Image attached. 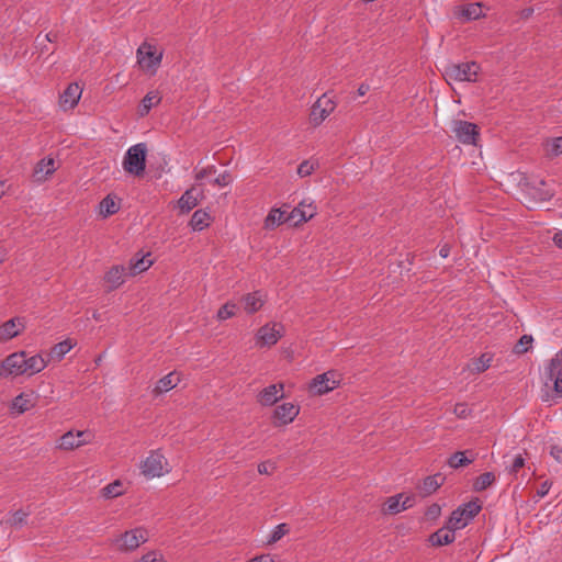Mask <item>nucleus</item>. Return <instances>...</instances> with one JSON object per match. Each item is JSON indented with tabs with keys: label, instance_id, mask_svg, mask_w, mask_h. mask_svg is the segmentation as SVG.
Returning a JSON list of instances; mask_svg holds the SVG:
<instances>
[{
	"label": "nucleus",
	"instance_id": "72a5a7b5",
	"mask_svg": "<svg viewBox=\"0 0 562 562\" xmlns=\"http://www.w3.org/2000/svg\"><path fill=\"white\" fill-rule=\"evenodd\" d=\"M74 347V344L70 339H66L56 344L49 352V357L53 360L60 361L66 353H68Z\"/></svg>",
	"mask_w": 562,
	"mask_h": 562
},
{
	"label": "nucleus",
	"instance_id": "f03ea898",
	"mask_svg": "<svg viewBox=\"0 0 562 562\" xmlns=\"http://www.w3.org/2000/svg\"><path fill=\"white\" fill-rule=\"evenodd\" d=\"M479 71V64L475 61H465L446 66L443 75L447 81L475 82L477 80Z\"/></svg>",
	"mask_w": 562,
	"mask_h": 562
},
{
	"label": "nucleus",
	"instance_id": "7c9ffc66",
	"mask_svg": "<svg viewBox=\"0 0 562 562\" xmlns=\"http://www.w3.org/2000/svg\"><path fill=\"white\" fill-rule=\"evenodd\" d=\"M469 521L470 520L464 516L463 512L458 507L451 513L446 525L454 532L456 530L464 528Z\"/></svg>",
	"mask_w": 562,
	"mask_h": 562
},
{
	"label": "nucleus",
	"instance_id": "09e8293b",
	"mask_svg": "<svg viewBox=\"0 0 562 562\" xmlns=\"http://www.w3.org/2000/svg\"><path fill=\"white\" fill-rule=\"evenodd\" d=\"M164 557L158 551H150L135 562H162Z\"/></svg>",
	"mask_w": 562,
	"mask_h": 562
},
{
	"label": "nucleus",
	"instance_id": "aec40b11",
	"mask_svg": "<svg viewBox=\"0 0 562 562\" xmlns=\"http://www.w3.org/2000/svg\"><path fill=\"white\" fill-rule=\"evenodd\" d=\"M445 480L446 477L441 473L425 477L423 483L417 486L419 494L423 497L431 495L445 483Z\"/></svg>",
	"mask_w": 562,
	"mask_h": 562
},
{
	"label": "nucleus",
	"instance_id": "2eb2a0df",
	"mask_svg": "<svg viewBox=\"0 0 562 562\" xmlns=\"http://www.w3.org/2000/svg\"><path fill=\"white\" fill-rule=\"evenodd\" d=\"M81 93L82 89L77 82L69 83L59 95V106L64 111L74 109L78 104Z\"/></svg>",
	"mask_w": 562,
	"mask_h": 562
},
{
	"label": "nucleus",
	"instance_id": "de8ad7c7",
	"mask_svg": "<svg viewBox=\"0 0 562 562\" xmlns=\"http://www.w3.org/2000/svg\"><path fill=\"white\" fill-rule=\"evenodd\" d=\"M547 150L549 154L553 156H558L562 154V136L553 138L550 143L547 144Z\"/></svg>",
	"mask_w": 562,
	"mask_h": 562
},
{
	"label": "nucleus",
	"instance_id": "c756f323",
	"mask_svg": "<svg viewBox=\"0 0 562 562\" xmlns=\"http://www.w3.org/2000/svg\"><path fill=\"white\" fill-rule=\"evenodd\" d=\"M100 214L103 217H109L120 210V204L116 202L114 195L108 194L99 204Z\"/></svg>",
	"mask_w": 562,
	"mask_h": 562
},
{
	"label": "nucleus",
	"instance_id": "6ab92c4d",
	"mask_svg": "<svg viewBox=\"0 0 562 562\" xmlns=\"http://www.w3.org/2000/svg\"><path fill=\"white\" fill-rule=\"evenodd\" d=\"M308 207L311 209V212H306L304 201L300 203L297 207H294L290 213H288L286 218L289 223L296 226L300 223L314 217L316 214V206H314L313 203H308Z\"/></svg>",
	"mask_w": 562,
	"mask_h": 562
},
{
	"label": "nucleus",
	"instance_id": "b1692460",
	"mask_svg": "<svg viewBox=\"0 0 562 562\" xmlns=\"http://www.w3.org/2000/svg\"><path fill=\"white\" fill-rule=\"evenodd\" d=\"M474 460L475 453L472 450L457 451L448 459V464L452 469H459L471 464Z\"/></svg>",
	"mask_w": 562,
	"mask_h": 562
},
{
	"label": "nucleus",
	"instance_id": "9d476101",
	"mask_svg": "<svg viewBox=\"0 0 562 562\" xmlns=\"http://www.w3.org/2000/svg\"><path fill=\"white\" fill-rule=\"evenodd\" d=\"M336 108V103L323 94L313 104L310 113V121L314 126L319 125Z\"/></svg>",
	"mask_w": 562,
	"mask_h": 562
},
{
	"label": "nucleus",
	"instance_id": "473e14b6",
	"mask_svg": "<svg viewBox=\"0 0 562 562\" xmlns=\"http://www.w3.org/2000/svg\"><path fill=\"white\" fill-rule=\"evenodd\" d=\"M151 265L153 260L149 258V255L143 256L138 259H132L128 267L130 274L136 276L140 272H144L149 269Z\"/></svg>",
	"mask_w": 562,
	"mask_h": 562
},
{
	"label": "nucleus",
	"instance_id": "a878e982",
	"mask_svg": "<svg viewBox=\"0 0 562 562\" xmlns=\"http://www.w3.org/2000/svg\"><path fill=\"white\" fill-rule=\"evenodd\" d=\"M263 294L260 291H255L252 293H248L243 297L244 310L249 313H256L259 311L265 302Z\"/></svg>",
	"mask_w": 562,
	"mask_h": 562
},
{
	"label": "nucleus",
	"instance_id": "680f3d73",
	"mask_svg": "<svg viewBox=\"0 0 562 562\" xmlns=\"http://www.w3.org/2000/svg\"><path fill=\"white\" fill-rule=\"evenodd\" d=\"M247 562H273V560L267 555H261V557H256Z\"/></svg>",
	"mask_w": 562,
	"mask_h": 562
},
{
	"label": "nucleus",
	"instance_id": "9b49d317",
	"mask_svg": "<svg viewBox=\"0 0 562 562\" xmlns=\"http://www.w3.org/2000/svg\"><path fill=\"white\" fill-rule=\"evenodd\" d=\"M161 54H157L156 48L150 44L144 43L137 49V63L146 70H156L161 61Z\"/></svg>",
	"mask_w": 562,
	"mask_h": 562
},
{
	"label": "nucleus",
	"instance_id": "f704fd0d",
	"mask_svg": "<svg viewBox=\"0 0 562 562\" xmlns=\"http://www.w3.org/2000/svg\"><path fill=\"white\" fill-rule=\"evenodd\" d=\"M288 212L279 209L272 210L266 218L265 226L273 228L280 224L289 222L286 218Z\"/></svg>",
	"mask_w": 562,
	"mask_h": 562
},
{
	"label": "nucleus",
	"instance_id": "4d7b16f0",
	"mask_svg": "<svg viewBox=\"0 0 562 562\" xmlns=\"http://www.w3.org/2000/svg\"><path fill=\"white\" fill-rule=\"evenodd\" d=\"M550 454L559 463H562V447H560V446H552L551 449H550Z\"/></svg>",
	"mask_w": 562,
	"mask_h": 562
},
{
	"label": "nucleus",
	"instance_id": "c85d7f7f",
	"mask_svg": "<svg viewBox=\"0 0 562 562\" xmlns=\"http://www.w3.org/2000/svg\"><path fill=\"white\" fill-rule=\"evenodd\" d=\"M492 360L493 355L485 352L482 353L479 358L472 359L468 368L472 373H482L491 367Z\"/></svg>",
	"mask_w": 562,
	"mask_h": 562
},
{
	"label": "nucleus",
	"instance_id": "052dcab7",
	"mask_svg": "<svg viewBox=\"0 0 562 562\" xmlns=\"http://www.w3.org/2000/svg\"><path fill=\"white\" fill-rule=\"evenodd\" d=\"M553 241L557 247L562 249V231H559L554 234Z\"/></svg>",
	"mask_w": 562,
	"mask_h": 562
},
{
	"label": "nucleus",
	"instance_id": "603ef678",
	"mask_svg": "<svg viewBox=\"0 0 562 562\" xmlns=\"http://www.w3.org/2000/svg\"><path fill=\"white\" fill-rule=\"evenodd\" d=\"M274 469H276L274 463L270 462V461H263L258 464V472L260 474L270 475Z\"/></svg>",
	"mask_w": 562,
	"mask_h": 562
},
{
	"label": "nucleus",
	"instance_id": "c03bdc74",
	"mask_svg": "<svg viewBox=\"0 0 562 562\" xmlns=\"http://www.w3.org/2000/svg\"><path fill=\"white\" fill-rule=\"evenodd\" d=\"M236 308H237L236 304L227 302L218 310L217 318L220 321H225V319L233 317L236 313Z\"/></svg>",
	"mask_w": 562,
	"mask_h": 562
},
{
	"label": "nucleus",
	"instance_id": "f257e3e1",
	"mask_svg": "<svg viewBox=\"0 0 562 562\" xmlns=\"http://www.w3.org/2000/svg\"><path fill=\"white\" fill-rule=\"evenodd\" d=\"M146 145L138 143L127 149L123 158L124 170L133 176L139 177L146 167Z\"/></svg>",
	"mask_w": 562,
	"mask_h": 562
},
{
	"label": "nucleus",
	"instance_id": "a19ab883",
	"mask_svg": "<svg viewBox=\"0 0 562 562\" xmlns=\"http://www.w3.org/2000/svg\"><path fill=\"white\" fill-rule=\"evenodd\" d=\"M464 514V516L471 520L473 519L482 509V506L479 502V499L471 501L462 506L459 507Z\"/></svg>",
	"mask_w": 562,
	"mask_h": 562
},
{
	"label": "nucleus",
	"instance_id": "13d9d810",
	"mask_svg": "<svg viewBox=\"0 0 562 562\" xmlns=\"http://www.w3.org/2000/svg\"><path fill=\"white\" fill-rule=\"evenodd\" d=\"M551 485H552V483H551V482H549V481H544V482L540 485L539 490L537 491V495H538L539 497H544V496L549 493V491H550V488H551Z\"/></svg>",
	"mask_w": 562,
	"mask_h": 562
},
{
	"label": "nucleus",
	"instance_id": "f8f14e48",
	"mask_svg": "<svg viewBox=\"0 0 562 562\" xmlns=\"http://www.w3.org/2000/svg\"><path fill=\"white\" fill-rule=\"evenodd\" d=\"M546 373L557 395L562 397V350L550 360Z\"/></svg>",
	"mask_w": 562,
	"mask_h": 562
},
{
	"label": "nucleus",
	"instance_id": "69168bd1",
	"mask_svg": "<svg viewBox=\"0 0 562 562\" xmlns=\"http://www.w3.org/2000/svg\"><path fill=\"white\" fill-rule=\"evenodd\" d=\"M37 47H40L41 54L48 52L46 42H43L42 44H36Z\"/></svg>",
	"mask_w": 562,
	"mask_h": 562
},
{
	"label": "nucleus",
	"instance_id": "dca6fc26",
	"mask_svg": "<svg viewBox=\"0 0 562 562\" xmlns=\"http://www.w3.org/2000/svg\"><path fill=\"white\" fill-rule=\"evenodd\" d=\"M283 383L271 384L265 387L257 396V401L262 406H272L283 397Z\"/></svg>",
	"mask_w": 562,
	"mask_h": 562
},
{
	"label": "nucleus",
	"instance_id": "2f4dec72",
	"mask_svg": "<svg viewBox=\"0 0 562 562\" xmlns=\"http://www.w3.org/2000/svg\"><path fill=\"white\" fill-rule=\"evenodd\" d=\"M190 225L194 231H202L210 225V215L203 210H196L190 220Z\"/></svg>",
	"mask_w": 562,
	"mask_h": 562
},
{
	"label": "nucleus",
	"instance_id": "6e6552de",
	"mask_svg": "<svg viewBox=\"0 0 562 562\" xmlns=\"http://www.w3.org/2000/svg\"><path fill=\"white\" fill-rule=\"evenodd\" d=\"M283 336V326L279 323L266 324L256 334V344L259 347H270Z\"/></svg>",
	"mask_w": 562,
	"mask_h": 562
},
{
	"label": "nucleus",
	"instance_id": "ddd939ff",
	"mask_svg": "<svg viewBox=\"0 0 562 562\" xmlns=\"http://www.w3.org/2000/svg\"><path fill=\"white\" fill-rule=\"evenodd\" d=\"M415 503L413 495H405L400 493L391 496L384 503L383 512L387 514H398L402 510L411 508Z\"/></svg>",
	"mask_w": 562,
	"mask_h": 562
},
{
	"label": "nucleus",
	"instance_id": "5701e85b",
	"mask_svg": "<svg viewBox=\"0 0 562 562\" xmlns=\"http://www.w3.org/2000/svg\"><path fill=\"white\" fill-rule=\"evenodd\" d=\"M454 539V532L446 525L430 535L429 542L435 547H440L452 543Z\"/></svg>",
	"mask_w": 562,
	"mask_h": 562
},
{
	"label": "nucleus",
	"instance_id": "e433bc0d",
	"mask_svg": "<svg viewBox=\"0 0 562 562\" xmlns=\"http://www.w3.org/2000/svg\"><path fill=\"white\" fill-rule=\"evenodd\" d=\"M33 406L32 396L29 394H20L12 402V408L19 414L29 411Z\"/></svg>",
	"mask_w": 562,
	"mask_h": 562
},
{
	"label": "nucleus",
	"instance_id": "58836bf2",
	"mask_svg": "<svg viewBox=\"0 0 562 562\" xmlns=\"http://www.w3.org/2000/svg\"><path fill=\"white\" fill-rule=\"evenodd\" d=\"M482 15L480 3H470L461 9V16L467 21L476 20Z\"/></svg>",
	"mask_w": 562,
	"mask_h": 562
},
{
	"label": "nucleus",
	"instance_id": "412c9836",
	"mask_svg": "<svg viewBox=\"0 0 562 562\" xmlns=\"http://www.w3.org/2000/svg\"><path fill=\"white\" fill-rule=\"evenodd\" d=\"M180 374L177 371H172L158 380L156 386L153 389V394L157 396L168 392L175 389L180 383Z\"/></svg>",
	"mask_w": 562,
	"mask_h": 562
},
{
	"label": "nucleus",
	"instance_id": "e2e57ef3",
	"mask_svg": "<svg viewBox=\"0 0 562 562\" xmlns=\"http://www.w3.org/2000/svg\"><path fill=\"white\" fill-rule=\"evenodd\" d=\"M450 254V247L448 245H443L440 250H439V255L442 257V258H447Z\"/></svg>",
	"mask_w": 562,
	"mask_h": 562
},
{
	"label": "nucleus",
	"instance_id": "ea45409f",
	"mask_svg": "<svg viewBox=\"0 0 562 562\" xmlns=\"http://www.w3.org/2000/svg\"><path fill=\"white\" fill-rule=\"evenodd\" d=\"M122 487V482L116 480L113 483H110L106 486H104L101 492L105 498H113L123 494Z\"/></svg>",
	"mask_w": 562,
	"mask_h": 562
},
{
	"label": "nucleus",
	"instance_id": "c9c22d12",
	"mask_svg": "<svg viewBox=\"0 0 562 562\" xmlns=\"http://www.w3.org/2000/svg\"><path fill=\"white\" fill-rule=\"evenodd\" d=\"M496 477L493 472H484L480 476H477L473 483V490L476 492H482L490 487Z\"/></svg>",
	"mask_w": 562,
	"mask_h": 562
},
{
	"label": "nucleus",
	"instance_id": "0eeeda50",
	"mask_svg": "<svg viewBox=\"0 0 562 562\" xmlns=\"http://www.w3.org/2000/svg\"><path fill=\"white\" fill-rule=\"evenodd\" d=\"M25 351H19L9 355L3 361H0V376L22 375L25 368Z\"/></svg>",
	"mask_w": 562,
	"mask_h": 562
},
{
	"label": "nucleus",
	"instance_id": "20e7f679",
	"mask_svg": "<svg viewBox=\"0 0 562 562\" xmlns=\"http://www.w3.org/2000/svg\"><path fill=\"white\" fill-rule=\"evenodd\" d=\"M340 381V373L336 370H329L315 376L310 385V389L314 394L322 395L338 387Z\"/></svg>",
	"mask_w": 562,
	"mask_h": 562
},
{
	"label": "nucleus",
	"instance_id": "cd10ccee",
	"mask_svg": "<svg viewBox=\"0 0 562 562\" xmlns=\"http://www.w3.org/2000/svg\"><path fill=\"white\" fill-rule=\"evenodd\" d=\"M25 368H23L22 371H24V374L29 375L41 372L47 366L46 360L41 355H35L30 358L25 356Z\"/></svg>",
	"mask_w": 562,
	"mask_h": 562
},
{
	"label": "nucleus",
	"instance_id": "0e129e2a",
	"mask_svg": "<svg viewBox=\"0 0 562 562\" xmlns=\"http://www.w3.org/2000/svg\"><path fill=\"white\" fill-rule=\"evenodd\" d=\"M368 91H369V86L366 83L360 85V87L358 88L359 95H364Z\"/></svg>",
	"mask_w": 562,
	"mask_h": 562
},
{
	"label": "nucleus",
	"instance_id": "5fc2aeb1",
	"mask_svg": "<svg viewBox=\"0 0 562 562\" xmlns=\"http://www.w3.org/2000/svg\"><path fill=\"white\" fill-rule=\"evenodd\" d=\"M57 41V34L55 33H47L45 34L43 37L40 35L36 36L35 38V43L36 44H42L43 42H46V43H54Z\"/></svg>",
	"mask_w": 562,
	"mask_h": 562
},
{
	"label": "nucleus",
	"instance_id": "79ce46f5",
	"mask_svg": "<svg viewBox=\"0 0 562 562\" xmlns=\"http://www.w3.org/2000/svg\"><path fill=\"white\" fill-rule=\"evenodd\" d=\"M532 342L533 338L531 335L521 336L514 347V352L517 355L526 353L531 348Z\"/></svg>",
	"mask_w": 562,
	"mask_h": 562
},
{
	"label": "nucleus",
	"instance_id": "6e6d98bb",
	"mask_svg": "<svg viewBox=\"0 0 562 562\" xmlns=\"http://www.w3.org/2000/svg\"><path fill=\"white\" fill-rule=\"evenodd\" d=\"M216 172V168L215 166H209L206 168H203L201 169L199 172H196L195 175V179L196 180H202L204 179L205 177L210 176V175H213Z\"/></svg>",
	"mask_w": 562,
	"mask_h": 562
},
{
	"label": "nucleus",
	"instance_id": "37998d69",
	"mask_svg": "<svg viewBox=\"0 0 562 562\" xmlns=\"http://www.w3.org/2000/svg\"><path fill=\"white\" fill-rule=\"evenodd\" d=\"M318 167L317 161L304 160L297 167V175L302 178L307 177L313 173V171Z\"/></svg>",
	"mask_w": 562,
	"mask_h": 562
},
{
	"label": "nucleus",
	"instance_id": "4c0bfd02",
	"mask_svg": "<svg viewBox=\"0 0 562 562\" xmlns=\"http://www.w3.org/2000/svg\"><path fill=\"white\" fill-rule=\"evenodd\" d=\"M29 515V512L18 509L11 514V516L7 520V524L13 528H22L24 525H26V519Z\"/></svg>",
	"mask_w": 562,
	"mask_h": 562
},
{
	"label": "nucleus",
	"instance_id": "774afa93",
	"mask_svg": "<svg viewBox=\"0 0 562 562\" xmlns=\"http://www.w3.org/2000/svg\"><path fill=\"white\" fill-rule=\"evenodd\" d=\"M7 258V250L0 249V263L3 262Z\"/></svg>",
	"mask_w": 562,
	"mask_h": 562
},
{
	"label": "nucleus",
	"instance_id": "f3484780",
	"mask_svg": "<svg viewBox=\"0 0 562 562\" xmlns=\"http://www.w3.org/2000/svg\"><path fill=\"white\" fill-rule=\"evenodd\" d=\"M204 198L203 189L192 187L188 189L179 200V207L182 212H190Z\"/></svg>",
	"mask_w": 562,
	"mask_h": 562
},
{
	"label": "nucleus",
	"instance_id": "4468645a",
	"mask_svg": "<svg viewBox=\"0 0 562 562\" xmlns=\"http://www.w3.org/2000/svg\"><path fill=\"white\" fill-rule=\"evenodd\" d=\"M300 407L293 403H283L276 407L273 413L274 426L288 425L299 415Z\"/></svg>",
	"mask_w": 562,
	"mask_h": 562
},
{
	"label": "nucleus",
	"instance_id": "49530a36",
	"mask_svg": "<svg viewBox=\"0 0 562 562\" xmlns=\"http://www.w3.org/2000/svg\"><path fill=\"white\" fill-rule=\"evenodd\" d=\"M530 194L541 202L549 201L553 196V192L551 190L536 187L531 188Z\"/></svg>",
	"mask_w": 562,
	"mask_h": 562
},
{
	"label": "nucleus",
	"instance_id": "423d86ee",
	"mask_svg": "<svg viewBox=\"0 0 562 562\" xmlns=\"http://www.w3.org/2000/svg\"><path fill=\"white\" fill-rule=\"evenodd\" d=\"M146 541L147 532L142 528H135L126 531L115 539V543L121 551H133Z\"/></svg>",
	"mask_w": 562,
	"mask_h": 562
},
{
	"label": "nucleus",
	"instance_id": "a18cd8bd",
	"mask_svg": "<svg viewBox=\"0 0 562 562\" xmlns=\"http://www.w3.org/2000/svg\"><path fill=\"white\" fill-rule=\"evenodd\" d=\"M289 532V527L286 524H280L272 530L268 543H276L279 541L283 536H285Z\"/></svg>",
	"mask_w": 562,
	"mask_h": 562
},
{
	"label": "nucleus",
	"instance_id": "a211bd4d",
	"mask_svg": "<svg viewBox=\"0 0 562 562\" xmlns=\"http://www.w3.org/2000/svg\"><path fill=\"white\" fill-rule=\"evenodd\" d=\"M25 327L24 319L14 317L0 326V341H8L16 337Z\"/></svg>",
	"mask_w": 562,
	"mask_h": 562
},
{
	"label": "nucleus",
	"instance_id": "4be33fe9",
	"mask_svg": "<svg viewBox=\"0 0 562 562\" xmlns=\"http://www.w3.org/2000/svg\"><path fill=\"white\" fill-rule=\"evenodd\" d=\"M126 268L117 265L113 266L104 276V281L109 285V291L115 290L124 283Z\"/></svg>",
	"mask_w": 562,
	"mask_h": 562
},
{
	"label": "nucleus",
	"instance_id": "bb28decb",
	"mask_svg": "<svg viewBox=\"0 0 562 562\" xmlns=\"http://www.w3.org/2000/svg\"><path fill=\"white\" fill-rule=\"evenodd\" d=\"M55 170V160L49 157L43 158L36 164L34 168V177L37 181H43L46 180V178L50 176Z\"/></svg>",
	"mask_w": 562,
	"mask_h": 562
},
{
	"label": "nucleus",
	"instance_id": "8fccbe9b",
	"mask_svg": "<svg viewBox=\"0 0 562 562\" xmlns=\"http://www.w3.org/2000/svg\"><path fill=\"white\" fill-rule=\"evenodd\" d=\"M453 413L459 418H463L464 419V418H467V417H469L471 415V409L469 408V406L465 403H458L454 406Z\"/></svg>",
	"mask_w": 562,
	"mask_h": 562
},
{
	"label": "nucleus",
	"instance_id": "bf43d9fd",
	"mask_svg": "<svg viewBox=\"0 0 562 562\" xmlns=\"http://www.w3.org/2000/svg\"><path fill=\"white\" fill-rule=\"evenodd\" d=\"M440 512H441L440 506L437 504H432L431 506L428 507L426 515L429 518H436L440 515Z\"/></svg>",
	"mask_w": 562,
	"mask_h": 562
},
{
	"label": "nucleus",
	"instance_id": "1a4fd4ad",
	"mask_svg": "<svg viewBox=\"0 0 562 562\" xmlns=\"http://www.w3.org/2000/svg\"><path fill=\"white\" fill-rule=\"evenodd\" d=\"M91 439L92 435L88 430L67 431L59 438L57 448L60 450H74L88 445Z\"/></svg>",
	"mask_w": 562,
	"mask_h": 562
},
{
	"label": "nucleus",
	"instance_id": "7ed1b4c3",
	"mask_svg": "<svg viewBox=\"0 0 562 562\" xmlns=\"http://www.w3.org/2000/svg\"><path fill=\"white\" fill-rule=\"evenodd\" d=\"M142 473L148 477H158L169 472L167 459L158 451H150L142 463Z\"/></svg>",
	"mask_w": 562,
	"mask_h": 562
},
{
	"label": "nucleus",
	"instance_id": "393cba45",
	"mask_svg": "<svg viewBox=\"0 0 562 562\" xmlns=\"http://www.w3.org/2000/svg\"><path fill=\"white\" fill-rule=\"evenodd\" d=\"M161 101V95L157 90L149 91L138 105V115L144 117L149 111Z\"/></svg>",
	"mask_w": 562,
	"mask_h": 562
},
{
	"label": "nucleus",
	"instance_id": "39448f33",
	"mask_svg": "<svg viewBox=\"0 0 562 562\" xmlns=\"http://www.w3.org/2000/svg\"><path fill=\"white\" fill-rule=\"evenodd\" d=\"M451 130L457 139L465 145H475L480 135L476 124L462 120L452 121Z\"/></svg>",
	"mask_w": 562,
	"mask_h": 562
},
{
	"label": "nucleus",
	"instance_id": "864d4df0",
	"mask_svg": "<svg viewBox=\"0 0 562 562\" xmlns=\"http://www.w3.org/2000/svg\"><path fill=\"white\" fill-rule=\"evenodd\" d=\"M525 467V458L521 454H518L509 468L510 474H516L521 468Z\"/></svg>",
	"mask_w": 562,
	"mask_h": 562
},
{
	"label": "nucleus",
	"instance_id": "3c124183",
	"mask_svg": "<svg viewBox=\"0 0 562 562\" xmlns=\"http://www.w3.org/2000/svg\"><path fill=\"white\" fill-rule=\"evenodd\" d=\"M232 176L229 172L225 171L221 173L217 178L214 180V184L218 187H226L232 182Z\"/></svg>",
	"mask_w": 562,
	"mask_h": 562
},
{
	"label": "nucleus",
	"instance_id": "338daca9",
	"mask_svg": "<svg viewBox=\"0 0 562 562\" xmlns=\"http://www.w3.org/2000/svg\"><path fill=\"white\" fill-rule=\"evenodd\" d=\"M532 13H533V9L528 8V9H525V10L522 11V16H524V18H529Z\"/></svg>",
	"mask_w": 562,
	"mask_h": 562
}]
</instances>
